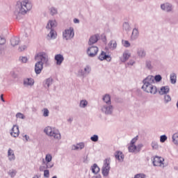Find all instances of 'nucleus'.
<instances>
[{"mask_svg": "<svg viewBox=\"0 0 178 178\" xmlns=\"http://www.w3.org/2000/svg\"><path fill=\"white\" fill-rule=\"evenodd\" d=\"M143 86H142V88L145 92L152 94L153 95H155V94L158 92L156 86L152 85L154 84V76L149 75L143 81Z\"/></svg>", "mask_w": 178, "mask_h": 178, "instance_id": "obj_1", "label": "nucleus"}, {"mask_svg": "<svg viewBox=\"0 0 178 178\" xmlns=\"http://www.w3.org/2000/svg\"><path fill=\"white\" fill-rule=\"evenodd\" d=\"M17 8H19L21 15H26L33 8V4L29 0L19 1L17 2Z\"/></svg>", "mask_w": 178, "mask_h": 178, "instance_id": "obj_2", "label": "nucleus"}, {"mask_svg": "<svg viewBox=\"0 0 178 178\" xmlns=\"http://www.w3.org/2000/svg\"><path fill=\"white\" fill-rule=\"evenodd\" d=\"M44 133L47 134L49 137H51L52 138H54V140H57L59 141L62 138V135L60 134V131H59V129L52 127H47L44 129Z\"/></svg>", "mask_w": 178, "mask_h": 178, "instance_id": "obj_3", "label": "nucleus"}, {"mask_svg": "<svg viewBox=\"0 0 178 178\" xmlns=\"http://www.w3.org/2000/svg\"><path fill=\"white\" fill-rule=\"evenodd\" d=\"M56 20H49L46 26L47 30H50L49 33L47 35L49 40H55L56 38V31L54 30L56 27Z\"/></svg>", "mask_w": 178, "mask_h": 178, "instance_id": "obj_4", "label": "nucleus"}, {"mask_svg": "<svg viewBox=\"0 0 178 178\" xmlns=\"http://www.w3.org/2000/svg\"><path fill=\"white\" fill-rule=\"evenodd\" d=\"M109 170H111V159H106L104 161V165L102 169V173L104 177L109 176Z\"/></svg>", "mask_w": 178, "mask_h": 178, "instance_id": "obj_5", "label": "nucleus"}, {"mask_svg": "<svg viewBox=\"0 0 178 178\" xmlns=\"http://www.w3.org/2000/svg\"><path fill=\"white\" fill-rule=\"evenodd\" d=\"M74 37V29L73 27H70V29H65L63 32V38L66 41H69V40H72Z\"/></svg>", "mask_w": 178, "mask_h": 178, "instance_id": "obj_6", "label": "nucleus"}, {"mask_svg": "<svg viewBox=\"0 0 178 178\" xmlns=\"http://www.w3.org/2000/svg\"><path fill=\"white\" fill-rule=\"evenodd\" d=\"M35 60L43 65L48 63V54L45 52H40L35 57Z\"/></svg>", "mask_w": 178, "mask_h": 178, "instance_id": "obj_7", "label": "nucleus"}, {"mask_svg": "<svg viewBox=\"0 0 178 178\" xmlns=\"http://www.w3.org/2000/svg\"><path fill=\"white\" fill-rule=\"evenodd\" d=\"M101 111L103 113H105V115H112L113 112V106L112 104H104Z\"/></svg>", "mask_w": 178, "mask_h": 178, "instance_id": "obj_8", "label": "nucleus"}, {"mask_svg": "<svg viewBox=\"0 0 178 178\" xmlns=\"http://www.w3.org/2000/svg\"><path fill=\"white\" fill-rule=\"evenodd\" d=\"M87 54L90 58H94V56H97V54H98V48L97 46H91L88 47Z\"/></svg>", "mask_w": 178, "mask_h": 178, "instance_id": "obj_9", "label": "nucleus"}, {"mask_svg": "<svg viewBox=\"0 0 178 178\" xmlns=\"http://www.w3.org/2000/svg\"><path fill=\"white\" fill-rule=\"evenodd\" d=\"M91 72V67L90 66L85 67L84 70L80 69L78 72L79 76H81L82 77H86L87 74H90Z\"/></svg>", "mask_w": 178, "mask_h": 178, "instance_id": "obj_10", "label": "nucleus"}, {"mask_svg": "<svg viewBox=\"0 0 178 178\" xmlns=\"http://www.w3.org/2000/svg\"><path fill=\"white\" fill-rule=\"evenodd\" d=\"M165 159L161 156H156L153 159L154 166H162Z\"/></svg>", "mask_w": 178, "mask_h": 178, "instance_id": "obj_11", "label": "nucleus"}, {"mask_svg": "<svg viewBox=\"0 0 178 178\" xmlns=\"http://www.w3.org/2000/svg\"><path fill=\"white\" fill-rule=\"evenodd\" d=\"M131 56V53L129 51V50H126L124 51L122 56L120 58V60L122 63H124L130 59V57Z\"/></svg>", "mask_w": 178, "mask_h": 178, "instance_id": "obj_12", "label": "nucleus"}, {"mask_svg": "<svg viewBox=\"0 0 178 178\" xmlns=\"http://www.w3.org/2000/svg\"><path fill=\"white\" fill-rule=\"evenodd\" d=\"M19 133L20 131H19V126L14 125L11 129L10 136L16 138V137H19Z\"/></svg>", "mask_w": 178, "mask_h": 178, "instance_id": "obj_13", "label": "nucleus"}, {"mask_svg": "<svg viewBox=\"0 0 178 178\" xmlns=\"http://www.w3.org/2000/svg\"><path fill=\"white\" fill-rule=\"evenodd\" d=\"M42 69H44V64L37 62L35 65V72L36 74H41Z\"/></svg>", "mask_w": 178, "mask_h": 178, "instance_id": "obj_14", "label": "nucleus"}, {"mask_svg": "<svg viewBox=\"0 0 178 178\" xmlns=\"http://www.w3.org/2000/svg\"><path fill=\"white\" fill-rule=\"evenodd\" d=\"M136 54L138 56V58H140L143 59L147 56V52L145 51V49L143 47H138L136 50Z\"/></svg>", "mask_w": 178, "mask_h": 178, "instance_id": "obj_15", "label": "nucleus"}, {"mask_svg": "<svg viewBox=\"0 0 178 178\" xmlns=\"http://www.w3.org/2000/svg\"><path fill=\"white\" fill-rule=\"evenodd\" d=\"M54 60L56 61V65L58 66H60L62 63H63V61L65 60V58L62 54H56L54 56Z\"/></svg>", "mask_w": 178, "mask_h": 178, "instance_id": "obj_16", "label": "nucleus"}, {"mask_svg": "<svg viewBox=\"0 0 178 178\" xmlns=\"http://www.w3.org/2000/svg\"><path fill=\"white\" fill-rule=\"evenodd\" d=\"M52 84H54V79H52V77L46 79L43 82V86L47 90L52 86Z\"/></svg>", "mask_w": 178, "mask_h": 178, "instance_id": "obj_17", "label": "nucleus"}, {"mask_svg": "<svg viewBox=\"0 0 178 178\" xmlns=\"http://www.w3.org/2000/svg\"><path fill=\"white\" fill-rule=\"evenodd\" d=\"M24 87H33L34 86V79L32 78H26L24 79Z\"/></svg>", "mask_w": 178, "mask_h": 178, "instance_id": "obj_18", "label": "nucleus"}, {"mask_svg": "<svg viewBox=\"0 0 178 178\" xmlns=\"http://www.w3.org/2000/svg\"><path fill=\"white\" fill-rule=\"evenodd\" d=\"M161 9L165 12H172V4L169 3H165L161 5Z\"/></svg>", "mask_w": 178, "mask_h": 178, "instance_id": "obj_19", "label": "nucleus"}, {"mask_svg": "<svg viewBox=\"0 0 178 178\" xmlns=\"http://www.w3.org/2000/svg\"><path fill=\"white\" fill-rule=\"evenodd\" d=\"M86 147V145L84 143L81 142L79 143H77L76 145H73L72 147V149L74 151H79V149H83Z\"/></svg>", "mask_w": 178, "mask_h": 178, "instance_id": "obj_20", "label": "nucleus"}, {"mask_svg": "<svg viewBox=\"0 0 178 178\" xmlns=\"http://www.w3.org/2000/svg\"><path fill=\"white\" fill-rule=\"evenodd\" d=\"M115 159H118L120 162H123L124 159V155L123 154V152L120 151H117L115 153Z\"/></svg>", "mask_w": 178, "mask_h": 178, "instance_id": "obj_21", "label": "nucleus"}, {"mask_svg": "<svg viewBox=\"0 0 178 178\" xmlns=\"http://www.w3.org/2000/svg\"><path fill=\"white\" fill-rule=\"evenodd\" d=\"M98 40H99V35L98 34L91 36L88 42L89 45H92L93 44H95L98 42Z\"/></svg>", "mask_w": 178, "mask_h": 178, "instance_id": "obj_22", "label": "nucleus"}, {"mask_svg": "<svg viewBox=\"0 0 178 178\" xmlns=\"http://www.w3.org/2000/svg\"><path fill=\"white\" fill-rule=\"evenodd\" d=\"M170 91V88H169V86H162L159 91L160 95H166Z\"/></svg>", "mask_w": 178, "mask_h": 178, "instance_id": "obj_23", "label": "nucleus"}, {"mask_svg": "<svg viewBox=\"0 0 178 178\" xmlns=\"http://www.w3.org/2000/svg\"><path fill=\"white\" fill-rule=\"evenodd\" d=\"M8 156L9 161H15V159H16V157L15 156V152L10 148L8 150Z\"/></svg>", "mask_w": 178, "mask_h": 178, "instance_id": "obj_24", "label": "nucleus"}, {"mask_svg": "<svg viewBox=\"0 0 178 178\" xmlns=\"http://www.w3.org/2000/svg\"><path fill=\"white\" fill-rule=\"evenodd\" d=\"M170 80L171 84H176L177 81V74L175 72H172L170 75Z\"/></svg>", "mask_w": 178, "mask_h": 178, "instance_id": "obj_25", "label": "nucleus"}, {"mask_svg": "<svg viewBox=\"0 0 178 178\" xmlns=\"http://www.w3.org/2000/svg\"><path fill=\"white\" fill-rule=\"evenodd\" d=\"M138 35H140L138 29L136 28L134 29L131 36V40H137V38H138Z\"/></svg>", "mask_w": 178, "mask_h": 178, "instance_id": "obj_26", "label": "nucleus"}, {"mask_svg": "<svg viewBox=\"0 0 178 178\" xmlns=\"http://www.w3.org/2000/svg\"><path fill=\"white\" fill-rule=\"evenodd\" d=\"M99 60H105L109 59V62L111 60V56L108 55H106V53L102 51L101 54L99 56Z\"/></svg>", "mask_w": 178, "mask_h": 178, "instance_id": "obj_27", "label": "nucleus"}, {"mask_svg": "<svg viewBox=\"0 0 178 178\" xmlns=\"http://www.w3.org/2000/svg\"><path fill=\"white\" fill-rule=\"evenodd\" d=\"M117 47H118V43H116L115 40H111L108 44V48H109V49H111L112 51H113V49H116Z\"/></svg>", "mask_w": 178, "mask_h": 178, "instance_id": "obj_28", "label": "nucleus"}, {"mask_svg": "<svg viewBox=\"0 0 178 178\" xmlns=\"http://www.w3.org/2000/svg\"><path fill=\"white\" fill-rule=\"evenodd\" d=\"M20 40L18 37H13L10 40V43L12 47H16V45H19V42Z\"/></svg>", "mask_w": 178, "mask_h": 178, "instance_id": "obj_29", "label": "nucleus"}, {"mask_svg": "<svg viewBox=\"0 0 178 178\" xmlns=\"http://www.w3.org/2000/svg\"><path fill=\"white\" fill-rule=\"evenodd\" d=\"M103 101L105 104H112V102L111 101V95H105L103 97Z\"/></svg>", "mask_w": 178, "mask_h": 178, "instance_id": "obj_30", "label": "nucleus"}, {"mask_svg": "<svg viewBox=\"0 0 178 178\" xmlns=\"http://www.w3.org/2000/svg\"><path fill=\"white\" fill-rule=\"evenodd\" d=\"M129 152H137V146L134 144L130 143L128 146Z\"/></svg>", "mask_w": 178, "mask_h": 178, "instance_id": "obj_31", "label": "nucleus"}, {"mask_svg": "<svg viewBox=\"0 0 178 178\" xmlns=\"http://www.w3.org/2000/svg\"><path fill=\"white\" fill-rule=\"evenodd\" d=\"M91 170L92 173H95V175H97L100 170L99 167H98V165L97 163L93 164V165L91 167Z\"/></svg>", "mask_w": 178, "mask_h": 178, "instance_id": "obj_32", "label": "nucleus"}, {"mask_svg": "<svg viewBox=\"0 0 178 178\" xmlns=\"http://www.w3.org/2000/svg\"><path fill=\"white\" fill-rule=\"evenodd\" d=\"M88 105V102L86 99H82L79 102V108H87Z\"/></svg>", "mask_w": 178, "mask_h": 178, "instance_id": "obj_33", "label": "nucleus"}, {"mask_svg": "<svg viewBox=\"0 0 178 178\" xmlns=\"http://www.w3.org/2000/svg\"><path fill=\"white\" fill-rule=\"evenodd\" d=\"M43 163L46 165V168H47V169H51V168H54V163H51L50 162H46L43 161Z\"/></svg>", "mask_w": 178, "mask_h": 178, "instance_id": "obj_34", "label": "nucleus"}, {"mask_svg": "<svg viewBox=\"0 0 178 178\" xmlns=\"http://www.w3.org/2000/svg\"><path fill=\"white\" fill-rule=\"evenodd\" d=\"M164 101L165 104H168V102H170L172 101V97H170V95H164Z\"/></svg>", "mask_w": 178, "mask_h": 178, "instance_id": "obj_35", "label": "nucleus"}, {"mask_svg": "<svg viewBox=\"0 0 178 178\" xmlns=\"http://www.w3.org/2000/svg\"><path fill=\"white\" fill-rule=\"evenodd\" d=\"M159 147V145H158V142L156 141H153L152 143V148L153 149H158V148Z\"/></svg>", "mask_w": 178, "mask_h": 178, "instance_id": "obj_36", "label": "nucleus"}, {"mask_svg": "<svg viewBox=\"0 0 178 178\" xmlns=\"http://www.w3.org/2000/svg\"><path fill=\"white\" fill-rule=\"evenodd\" d=\"M123 29H124V30H125L126 31H129V30H130V25L129 24V23L124 22V23L123 24Z\"/></svg>", "mask_w": 178, "mask_h": 178, "instance_id": "obj_37", "label": "nucleus"}, {"mask_svg": "<svg viewBox=\"0 0 178 178\" xmlns=\"http://www.w3.org/2000/svg\"><path fill=\"white\" fill-rule=\"evenodd\" d=\"M50 13L52 16H54V15H56V13H58V10L52 7L50 8Z\"/></svg>", "mask_w": 178, "mask_h": 178, "instance_id": "obj_38", "label": "nucleus"}, {"mask_svg": "<svg viewBox=\"0 0 178 178\" xmlns=\"http://www.w3.org/2000/svg\"><path fill=\"white\" fill-rule=\"evenodd\" d=\"M43 112V116L44 118L49 116V110H48V108H44Z\"/></svg>", "mask_w": 178, "mask_h": 178, "instance_id": "obj_39", "label": "nucleus"}, {"mask_svg": "<svg viewBox=\"0 0 178 178\" xmlns=\"http://www.w3.org/2000/svg\"><path fill=\"white\" fill-rule=\"evenodd\" d=\"M16 118L18 119H26V116H24V115L22 113H17L16 114Z\"/></svg>", "mask_w": 178, "mask_h": 178, "instance_id": "obj_40", "label": "nucleus"}, {"mask_svg": "<svg viewBox=\"0 0 178 178\" xmlns=\"http://www.w3.org/2000/svg\"><path fill=\"white\" fill-rule=\"evenodd\" d=\"M168 140V136L166 135H162L160 137V143H165Z\"/></svg>", "mask_w": 178, "mask_h": 178, "instance_id": "obj_41", "label": "nucleus"}, {"mask_svg": "<svg viewBox=\"0 0 178 178\" xmlns=\"http://www.w3.org/2000/svg\"><path fill=\"white\" fill-rule=\"evenodd\" d=\"M98 135H94L90 138L91 141H93V143H97L98 141Z\"/></svg>", "mask_w": 178, "mask_h": 178, "instance_id": "obj_42", "label": "nucleus"}, {"mask_svg": "<svg viewBox=\"0 0 178 178\" xmlns=\"http://www.w3.org/2000/svg\"><path fill=\"white\" fill-rule=\"evenodd\" d=\"M46 162H51L52 161V156L51 154H47L45 157Z\"/></svg>", "mask_w": 178, "mask_h": 178, "instance_id": "obj_43", "label": "nucleus"}, {"mask_svg": "<svg viewBox=\"0 0 178 178\" xmlns=\"http://www.w3.org/2000/svg\"><path fill=\"white\" fill-rule=\"evenodd\" d=\"M122 44L125 48H129V47H130V42L128 40H122Z\"/></svg>", "mask_w": 178, "mask_h": 178, "instance_id": "obj_44", "label": "nucleus"}, {"mask_svg": "<svg viewBox=\"0 0 178 178\" xmlns=\"http://www.w3.org/2000/svg\"><path fill=\"white\" fill-rule=\"evenodd\" d=\"M48 168H47V165L44 164V165H40L39 168L40 172H44V170H47Z\"/></svg>", "mask_w": 178, "mask_h": 178, "instance_id": "obj_45", "label": "nucleus"}, {"mask_svg": "<svg viewBox=\"0 0 178 178\" xmlns=\"http://www.w3.org/2000/svg\"><path fill=\"white\" fill-rule=\"evenodd\" d=\"M19 60L22 63H26L27 60H29V59H27V57H26V56H24V57H19Z\"/></svg>", "mask_w": 178, "mask_h": 178, "instance_id": "obj_46", "label": "nucleus"}, {"mask_svg": "<svg viewBox=\"0 0 178 178\" xmlns=\"http://www.w3.org/2000/svg\"><path fill=\"white\" fill-rule=\"evenodd\" d=\"M155 80V81H161V80H162V76L161 75H156L154 77V81Z\"/></svg>", "mask_w": 178, "mask_h": 178, "instance_id": "obj_47", "label": "nucleus"}, {"mask_svg": "<svg viewBox=\"0 0 178 178\" xmlns=\"http://www.w3.org/2000/svg\"><path fill=\"white\" fill-rule=\"evenodd\" d=\"M16 170H12V171H9L8 172V175L11 177H15V176H16Z\"/></svg>", "mask_w": 178, "mask_h": 178, "instance_id": "obj_48", "label": "nucleus"}, {"mask_svg": "<svg viewBox=\"0 0 178 178\" xmlns=\"http://www.w3.org/2000/svg\"><path fill=\"white\" fill-rule=\"evenodd\" d=\"M6 42L5 38L0 36V45H3Z\"/></svg>", "mask_w": 178, "mask_h": 178, "instance_id": "obj_49", "label": "nucleus"}, {"mask_svg": "<svg viewBox=\"0 0 178 178\" xmlns=\"http://www.w3.org/2000/svg\"><path fill=\"white\" fill-rule=\"evenodd\" d=\"M44 172V177H49V170H45Z\"/></svg>", "mask_w": 178, "mask_h": 178, "instance_id": "obj_50", "label": "nucleus"}, {"mask_svg": "<svg viewBox=\"0 0 178 178\" xmlns=\"http://www.w3.org/2000/svg\"><path fill=\"white\" fill-rule=\"evenodd\" d=\"M137 140H138V136H136V137L134 138L131 140L130 144L136 145V143H137Z\"/></svg>", "mask_w": 178, "mask_h": 178, "instance_id": "obj_51", "label": "nucleus"}, {"mask_svg": "<svg viewBox=\"0 0 178 178\" xmlns=\"http://www.w3.org/2000/svg\"><path fill=\"white\" fill-rule=\"evenodd\" d=\"M143 148V144H139L136 146V152H140Z\"/></svg>", "mask_w": 178, "mask_h": 178, "instance_id": "obj_52", "label": "nucleus"}, {"mask_svg": "<svg viewBox=\"0 0 178 178\" xmlns=\"http://www.w3.org/2000/svg\"><path fill=\"white\" fill-rule=\"evenodd\" d=\"M146 66L148 69H152V65L151 64V61L149 60L146 61Z\"/></svg>", "mask_w": 178, "mask_h": 178, "instance_id": "obj_53", "label": "nucleus"}, {"mask_svg": "<svg viewBox=\"0 0 178 178\" xmlns=\"http://www.w3.org/2000/svg\"><path fill=\"white\" fill-rule=\"evenodd\" d=\"M26 48H27V46H26V45L21 46L19 47L18 51L19 52H22V51H24V49H26Z\"/></svg>", "mask_w": 178, "mask_h": 178, "instance_id": "obj_54", "label": "nucleus"}, {"mask_svg": "<svg viewBox=\"0 0 178 178\" xmlns=\"http://www.w3.org/2000/svg\"><path fill=\"white\" fill-rule=\"evenodd\" d=\"M134 178H145V175L138 174V175H135Z\"/></svg>", "mask_w": 178, "mask_h": 178, "instance_id": "obj_55", "label": "nucleus"}, {"mask_svg": "<svg viewBox=\"0 0 178 178\" xmlns=\"http://www.w3.org/2000/svg\"><path fill=\"white\" fill-rule=\"evenodd\" d=\"M134 63H136V62L133 60H131L127 63V65H128V66H133V65H134Z\"/></svg>", "mask_w": 178, "mask_h": 178, "instance_id": "obj_56", "label": "nucleus"}, {"mask_svg": "<svg viewBox=\"0 0 178 178\" xmlns=\"http://www.w3.org/2000/svg\"><path fill=\"white\" fill-rule=\"evenodd\" d=\"M88 156H83V162L84 163H87V162H88Z\"/></svg>", "mask_w": 178, "mask_h": 178, "instance_id": "obj_57", "label": "nucleus"}, {"mask_svg": "<svg viewBox=\"0 0 178 178\" xmlns=\"http://www.w3.org/2000/svg\"><path fill=\"white\" fill-rule=\"evenodd\" d=\"M172 142L174 143V144L177 145V144H178V138H172Z\"/></svg>", "mask_w": 178, "mask_h": 178, "instance_id": "obj_58", "label": "nucleus"}, {"mask_svg": "<svg viewBox=\"0 0 178 178\" xmlns=\"http://www.w3.org/2000/svg\"><path fill=\"white\" fill-rule=\"evenodd\" d=\"M172 138H178V133H175L172 135Z\"/></svg>", "mask_w": 178, "mask_h": 178, "instance_id": "obj_59", "label": "nucleus"}, {"mask_svg": "<svg viewBox=\"0 0 178 178\" xmlns=\"http://www.w3.org/2000/svg\"><path fill=\"white\" fill-rule=\"evenodd\" d=\"M74 23H75V24L80 23V20H79V19H77V18H74Z\"/></svg>", "mask_w": 178, "mask_h": 178, "instance_id": "obj_60", "label": "nucleus"}, {"mask_svg": "<svg viewBox=\"0 0 178 178\" xmlns=\"http://www.w3.org/2000/svg\"><path fill=\"white\" fill-rule=\"evenodd\" d=\"M24 137L26 141H29V136H27V135L24 136Z\"/></svg>", "mask_w": 178, "mask_h": 178, "instance_id": "obj_61", "label": "nucleus"}, {"mask_svg": "<svg viewBox=\"0 0 178 178\" xmlns=\"http://www.w3.org/2000/svg\"><path fill=\"white\" fill-rule=\"evenodd\" d=\"M1 99L3 102H5V99H3V95H1Z\"/></svg>", "mask_w": 178, "mask_h": 178, "instance_id": "obj_62", "label": "nucleus"}, {"mask_svg": "<svg viewBox=\"0 0 178 178\" xmlns=\"http://www.w3.org/2000/svg\"><path fill=\"white\" fill-rule=\"evenodd\" d=\"M32 111L36 112V111H37V108H35V107H32Z\"/></svg>", "mask_w": 178, "mask_h": 178, "instance_id": "obj_63", "label": "nucleus"}, {"mask_svg": "<svg viewBox=\"0 0 178 178\" xmlns=\"http://www.w3.org/2000/svg\"><path fill=\"white\" fill-rule=\"evenodd\" d=\"M101 175H97L96 177H95V178H101Z\"/></svg>", "mask_w": 178, "mask_h": 178, "instance_id": "obj_64", "label": "nucleus"}]
</instances>
